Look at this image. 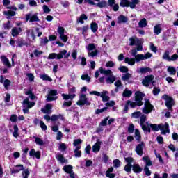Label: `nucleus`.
I'll use <instances>...</instances> for the list:
<instances>
[{"instance_id": "nucleus-1", "label": "nucleus", "mask_w": 178, "mask_h": 178, "mask_svg": "<svg viewBox=\"0 0 178 178\" xmlns=\"http://www.w3.org/2000/svg\"><path fill=\"white\" fill-rule=\"evenodd\" d=\"M99 73L104 74L105 76L99 77ZM95 79L99 78V83H106V84H113L116 81V76H114L112 71L110 70H106L105 68L100 67L95 72Z\"/></svg>"}, {"instance_id": "nucleus-2", "label": "nucleus", "mask_w": 178, "mask_h": 178, "mask_svg": "<svg viewBox=\"0 0 178 178\" xmlns=\"http://www.w3.org/2000/svg\"><path fill=\"white\" fill-rule=\"evenodd\" d=\"M151 129L153 130V131H159L161 130V134H166L167 133H170V130H169V124L168 122H165L163 124H148V127H146V129L145 131L147 133H151Z\"/></svg>"}, {"instance_id": "nucleus-3", "label": "nucleus", "mask_w": 178, "mask_h": 178, "mask_svg": "<svg viewBox=\"0 0 178 178\" xmlns=\"http://www.w3.org/2000/svg\"><path fill=\"white\" fill-rule=\"evenodd\" d=\"M152 56V54L149 52L146 53L145 54H137L136 58H129L126 57L124 58V62L129 65L130 66H134L136 62H141V60H146V59H149Z\"/></svg>"}, {"instance_id": "nucleus-4", "label": "nucleus", "mask_w": 178, "mask_h": 178, "mask_svg": "<svg viewBox=\"0 0 178 178\" xmlns=\"http://www.w3.org/2000/svg\"><path fill=\"white\" fill-rule=\"evenodd\" d=\"M83 143V140L81 139H75L73 142L74 146V154L75 158H81V144Z\"/></svg>"}, {"instance_id": "nucleus-5", "label": "nucleus", "mask_w": 178, "mask_h": 178, "mask_svg": "<svg viewBox=\"0 0 178 178\" xmlns=\"http://www.w3.org/2000/svg\"><path fill=\"white\" fill-rule=\"evenodd\" d=\"M25 19L26 22H29V23L41 22V20L38 17V13H33L32 12L26 14Z\"/></svg>"}, {"instance_id": "nucleus-6", "label": "nucleus", "mask_w": 178, "mask_h": 178, "mask_svg": "<svg viewBox=\"0 0 178 178\" xmlns=\"http://www.w3.org/2000/svg\"><path fill=\"white\" fill-rule=\"evenodd\" d=\"M95 44L90 43L86 47V49L88 51V56L94 58L98 55V50L95 49Z\"/></svg>"}, {"instance_id": "nucleus-7", "label": "nucleus", "mask_w": 178, "mask_h": 178, "mask_svg": "<svg viewBox=\"0 0 178 178\" xmlns=\"http://www.w3.org/2000/svg\"><path fill=\"white\" fill-rule=\"evenodd\" d=\"M162 99H164V101H165V106H167L169 111H172V105H175L173 98H172L168 95H164L162 96Z\"/></svg>"}, {"instance_id": "nucleus-8", "label": "nucleus", "mask_w": 178, "mask_h": 178, "mask_svg": "<svg viewBox=\"0 0 178 178\" xmlns=\"http://www.w3.org/2000/svg\"><path fill=\"white\" fill-rule=\"evenodd\" d=\"M67 54V51L63 50L60 51V53H51L49 55L48 59H58L60 60L63 58V55H66Z\"/></svg>"}, {"instance_id": "nucleus-9", "label": "nucleus", "mask_w": 178, "mask_h": 178, "mask_svg": "<svg viewBox=\"0 0 178 178\" xmlns=\"http://www.w3.org/2000/svg\"><path fill=\"white\" fill-rule=\"evenodd\" d=\"M154 79V75L145 76V79L143 80L142 83L143 86H145V87H149V86H154V83H155Z\"/></svg>"}, {"instance_id": "nucleus-10", "label": "nucleus", "mask_w": 178, "mask_h": 178, "mask_svg": "<svg viewBox=\"0 0 178 178\" xmlns=\"http://www.w3.org/2000/svg\"><path fill=\"white\" fill-rule=\"evenodd\" d=\"M170 52L169 51H165L163 54V59L164 60H167L168 62H175L177 60V56L176 54H173L172 57H170Z\"/></svg>"}, {"instance_id": "nucleus-11", "label": "nucleus", "mask_w": 178, "mask_h": 178, "mask_svg": "<svg viewBox=\"0 0 178 178\" xmlns=\"http://www.w3.org/2000/svg\"><path fill=\"white\" fill-rule=\"evenodd\" d=\"M145 97V94L140 92V91H137L135 93V101L136 102H137V105L138 106H141V105H143V98Z\"/></svg>"}, {"instance_id": "nucleus-12", "label": "nucleus", "mask_w": 178, "mask_h": 178, "mask_svg": "<svg viewBox=\"0 0 178 178\" xmlns=\"http://www.w3.org/2000/svg\"><path fill=\"white\" fill-rule=\"evenodd\" d=\"M152 109H154V106L151 104L149 101H146L145 106L142 109V112L146 115H148V113H151Z\"/></svg>"}, {"instance_id": "nucleus-13", "label": "nucleus", "mask_w": 178, "mask_h": 178, "mask_svg": "<svg viewBox=\"0 0 178 178\" xmlns=\"http://www.w3.org/2000/svg\"><path fill=\"white\" fill-rule=\"evenodd\" d=\"M149 124V123L147 122V115H142L140 118V125L142 127V130H143V131H145V129H147V127H148Z\"/></svg>"}, {"instance_id": "nucleus-14", "label": "nucleus", "mask_w": 178, "mask_h": 178, "mask_svg": "<svg viewBox=\"0 0 178 178\" xmlns=\"http://www.w3.org/2000/svg\"><path fill=\"white\" fill-rule=\"evenodd\" d=\"M58 91L55 90H50L49 92V94L47 95V101L51 102V101H56L58 99Z\"/></svg>"}, {"instance_id": "nucleus-15", "label": "nucleus", "mask_w": 178, "mask_h": 178, "mask_svg": "<svg viewBox=\"0 0 178 178\" xmlns=\"http://www.w3.org/2000/svg\"><path fill=\"white\" fill-rule=\"evenodd\" d=\"M57 31L60 35V40L63 41V42H67V36L65 35V28L62 26H59L57 29Z\"/></svg>"}, {"instance_id": "nucleus-16", "label": "nucleus", "mask_w": 178, "mask_h": 178, "mask_svg": "<svg viewBox=\"0 0 178 178\" xmlns=\"http://www.w3.org/2000/svg\"><path fill=\"white\" fill-rule=\"evenodd\" d=\"M63 170L65 173H68L70 175V178H76V175L74 172H73V166L70 165H67L63 167Z\"/></svg>"}, {"instance_id": "nucleus-17", "label": "nucleus", "mask_w": 178, "mask_h": 178, "mask_svg": "<svg viewBox=\"0 0 178 178\" xmlns=\"http://www.w3.org/2000/svg\"><path fill=\"white\" fill-rule=\"evenodd\" d=\"M144 142H141L140 143L138 144L136 147V152L137 155H139V156H143V151L144 149Z\"/></svg>"}, {"instance_id": "nucleus-18", "label": "nucleus", "mask_w": 178, "mask_h": 178, "mask_svg": "<svg viewBox=\"0 0 178 178\" xmlns=\"http://www.w3.org/2000/svg\"><path fill=\"white\" fill-rule=\"evenodd\" d=\"M0 83L3 85L6 90H8L10 86V81H9V79H6L3 76H0Z\"/></svg>"}, {"instance_id": "nucleus-19", "label": "nucleus", "mask_w": 178, "mask_h": 178, "mask_svg": "<svg viewBox=\"0 0 178 178\" xmlns=\"http://www.w3.org/2000/svg\"><path fill=\"white\" fill-rule=\"evenodd\" d=\"M77 105H90V102L87 101L86 95H81L80 99L77 102Z\"/></svg>"}, {"instance_id": "nucleus-20", "label": "nucleus", "mask_w": 178, "mask_h": 178, "mask_svg": "<svg viewBox=\"0 0 178 178\" xmlns=\"http://www.w3.org/2000/svg\"><path fill=\"white\" fill-rule=\"evenodd\" d=\"M34 105H35V103L30 102V99H29V98L24 99L23 101L24 108H29L31 109V108H33Z\"/></svg>"}, {"instance_id": "nucleus-21", "label": "nucleus", "mask_w": 178, "mask_h": 178, "mask_svg": "<svg viewBox=\"0 0 178 178\" xmlns=\"http://www.w3.org/2000/svg\"><path fill=\"white\" fill-rule=\"evenodd\" d=\"M30 156H33V158H36V159H40L41 158V152L35 151V149H32L29 152Z\"/></svg>"}, {"instance_id": "nucleus-22", "label": "nucleus", "mask_w": 178, "mask_h": 178, "mask_svg": "<svg viewBox=\"0 0 178 178\" xmlns=\"http://www.w3.org/2000/svg\"><path fill=\"white\" fill-rule=\"evenodd\" d=\"M1 60L2 63L4 65V66H6L7 67H12V65L10 64V62H9V59L6 58L5 56H1Z\"/></svg>"}, {"instance_id": "nucleus-23", "label": "nucleus", "mask_w": 178, "mask_h": 178, "mask_svg": "<svg viewBox=\"0 0 178 178\" xmlns=\"http://www.w3.org/2000/svg\"><path fill=\"white\" fill-rule=\"evenodd\" d=\"M51 109H52V104H47L46 106H44V108L41 109V111L43 113L49 114L52 112V111H51Z\"/></svg>"}, {"instance_id": "nucleus-24", "label": "nucleus", "mask_w": 178, "mask_h": 178, "mask_svg": "<svg viewBox=\"0 0 178 178\" xmlns=\"http://www.w3.org/2000/svg\"><path fill=\"white\" fill-rule=\"evenodd\" d=\"M101 144H102V142L97 140V143L92 146V151L94 152H99V149H101Z\"/></svg>"}, {"instance_id": "nucleus-25", "label": "nucleus", "mask_w": 178, "mask_h": 178, "mask_svg": "<svg viewBox=\"0 0 178 178\" xmlns=\"http://www.w3.org/2000/svg\"><path fill=\"white\" fill-rule=\"evenodd\" d=\"M108 91L106 90H104L102 93H101V98L102 99L103 102H108V101H109L110 97L109 96H108Z\"/></svg>"}, {"instance_id": "nucleus-26", "label": "nucleus", "mask_w": 178, "mask_h": 178, "mask_svg": "<svg viewBox=\"0 0 178 178\" xmlns=\"http://www.w3.org/2000/svg\"><path fill=\"white\" fill-rule=\"evenodd\" d=\"M24 170V167L23 166V165H17L11 170V172L19 173V172H22V170Z\"/></svg>"}, {"instance_id": "nucleus-27", "label": "nucleus", "mask_w": 178, "mask_h": 178, "mask_svg": "<svg viewBox=\"0 0 178 178\" xmlns=\"http://www.w3.org/2000/svg\"><path fill=\"white\" fill-rule=\"evenodd\" d=\"M154 33L156 35H159L162 33V25L156 24L154 27Z\"/></svg>"}, {"instance_id": "nucleus-28", "label": "nucleus", "mask_w": 178, "mask_h": 178, "mask_svg": "<svg viewBox=\"0 0 178 178\" xmlns=\"http://www.w3.org/2000/svg\"><path fill=\"white\" fill-rule=\"evenodd\" d=\"M22 31V28L14 27L12 29L11 34L13 37H17V35H19Z\"/></svg>"}, {"instance_id": "nucleus-29", "label": "nucleus", "mask_w": 178, "mask_h": 178, "mask_svg": "<svg viewBox=\"0 0 178 178\" xmlns=\"http://www.w3.org/2000/svg\"><path fill=\"white\" fill-rule=\"evenodd\" d=\"M33 138L37 145H39L40 147H42V145H45V142H44V140L40 138H38L37 136H33Z\"/></svg>"}, {"instance_id": "nucleus-30", "label": "nucleus", "mask_w": 178, "mask_h": 178, "mask_svg": "<svg viewBox=\"0 0 178 178\" xmlns=\"http://www.w3.org/2000/svg\"><path fill=\"white\" fill-rule=\"evenodd\" d=\"M140 40L141 39H138L137 38V37H131L129 38V45L131 47H133L134 45H137V42Z\"/></svg>"}, {"instance_id": "nucleus-31", "label": "nucleus", "mask_w": 178, "mask_h": 178, "mask_svg": "<svg viewBox=\"0 0 178 178\" xmlns=\"http://www.w3.org/2000/svg\"><path fill=\"white\" fill-rule=\"evenodd\" d=\"M132 170H134L135 173H141V172H143V168H141L138 164H134L132 165Z\"/></svg>"}, {"instance_id": "nucleus-32", "label": "nucleus", "mask_w": 178, "mask_h": 178, "mask_svg": "<svg viewBox=\"0 0 178 178\" xmlns=\"http://www.w3.org/2000/svg\"><path fill=\"white\" fill-rule=\"evenodd\" d=\"M112 172H113V167H111L110 168L108 169V170L106 172V177L108 178H115V174L112 173Z\"/></svg>"}, {"instance_id": "nucleus-33", "label": "nucleus", "mask_w": 178, "mask_h": 178, "mask_svg": "<svg viewBox=\"0 0 178 178\" xmlns=\"http://www.w3.org/2000/svg\"><path fill=\"white\" fill-rule=\"evenodd\" d=\"M129 19H127V17L124 15H120L118 17V23H127V21Z\"/></svg>"}, {"instance_id": "nucleus-34", "label": "nucleus", "mask_w": 178, "mask_h": 178, "mask_svg": "<svg viewBox=\"0 0 178 178\" xmlns=\"http://www.w3.org/2000/svg\"><path fill=\"white\" fill-rule=\"evenodd\" d=\"M40 79H41L42 80H43V81H52V78H51V76H49L48 74H41L40 76Z\"/></svg>"}, {"instance_id": "nucleus-35", "label": "nucleus", "mask_w": 178, "mask_h": 178, "mask_svg": "<svg viewBox=\"0 0 178 178\" xmlns=\"http://www.w3.org/2000/svg\"><path fill=\"white\" fill-rule=\"evenodd\" d=\"M167 71L170 76H175L176 74V68L173 66H168Z\"/></svg>"}, {"instance_id": "nucleus-36", "label": "nucleus", "mask_w": 178, "mask_h": 178, "mask_svg": "<svg viewBox=\"0 0 178 178\" xmlns=\"http://www.w3.org/2000/svg\"><path fill=\"white\" fill-rule=\"evenodd\" d=\"M61 95L63 97V99H65V101H67V99H70L72 101V99H73V98L76 97L75 94H71V95L62 94Z\"/></svg>"}, {"instance_id": "nucleus-37", "label": "nucleus", "mask_w": 178, "mask_h": 178, "mask_svg": "<svg viewBox=\"0 0 178 178\" xmlns=\"http://www.w3.org/2000/svg\"><path fill=\"white\" fill-rule=\"evenodd\" d=\"M138 3H140V0H131L129 3V6L131 8V9H134L136 6L138 5Z\"/></svg>"}, {"instance_id": "nucleus-38", "label": "nucleus", "mask_w": 178, "mask_h": 178, "mask_svg": "<svg viewBox=\"0 0 178 178\" xmlns=\"http://www.w3.org/2000/svg\"><path fill=\"white\" fill-rule=\"evenodd\" d=\"M14 131L13 132V136L15 138H17L20 136L19 134V127L17 125H14L13 126Z\"/></svg>"}, {"instance_id": "nucleus-39", "label": "nucleus", "mask_w": 178, "mask_h": 178, "mask_svg": "<svg viewBox=\"0 0 178 178\" xmlns=\"http://www.w3.org/2000/svg\"><path fill=\"white\" fill-rule=\"evenodd\" d=\"M143 161H144V162H145L147 167L152 166V161H151V159H149V157L148 156H143Z\"/></svg>"}, {"instance_id": "nucleus-40", "label": "nucleus", "mask_w": 178, "mask_h": 178, "mask_svg": "<svg viewBox=\"0 0 178 178\" xmlns=\"http://www.w3.org/2000/svg\"><path fill=\"white\" fill-rule=\"evenodd\" d=\"M56 159L58 161V162H60V163H65L66 159H65V157H63V155L60 154H56Z\"/></svg>"}, {"instance_id": "nucleus-41", "label": "nucleus", "mask_w": 178, "mask_h": 178, "mask_svg": "<svg viewBox=\"0 0 178 178\" xmlns=\"http://www.w3.org/2000/svg\"><path fill=\"white\" fill-rule=\"evenodd\" d=\"M90 29L92 33H97V31H98V24L96 22H92L90 24Z\"/></svg>"}, {"instance_id": "nucleus-42", "label": "nucleus", "mask_w": 178, "mask_h": 178, "mask_svg": "<svg viewBox=\"0 0 178 178\" xmlns=\"http://www.w3.org/2000/svg\"><path fill=\"white\" fill-rule=\"evenodd\" d=\"M147 24L148 22H147V19L145 18L142 19L138 23V26L140 28L147 27Z\"/></svg>"}, {"instance_id": "nucleus-43", "label": "nucleus", "mask_w": 178, "mask_h": 178, "mask_svg": "<svg viewBox=\"0 0 178 178\" xmlns=\"http://www.w3.org/2000/svg\"><path fill=\"white\" fill-rule=\"evenodd\" d=\"M88 17L85 14H82L79 18L77 19V22L84 24V20H87Z\"/></svg>"}, {"instance_id": "nucleus-44", "label": "nucleus", "mask_w": 178, "mask_h": 178, "mask_svg": "<svg viewBox=\"0 0 178 178\" xmlns=\"http://www.w3.org/2000/svg\"><path fill=\"white\" fill-rule=\"evenodd\" d=\"M131 94H133V92L131 90H129V89L126 88L124 90L122 95H123V97L130 98V97H131Z\"/></svg>"}, {"instance_id": "nucleus-45", "label": "nucleus", "mask_w": 178, "mask_h": 178, "mask_svg": "<svg viewBox=\"0 0 178 178\" xmlns=\"http://www.w3.org/2000/svg\"><path fill=\"white\" fill-rule=\"evenodd\" d=\"M135 138L138 143H140L141 134H140V131L138 129H135Z\"/></svg>"}, {"instance_id": "nucleus-46", "label": "nucleus", "mask_w": 178, "mask_h": 178, "mask_svg": "<svg viewBox=\"0 0 178 178\" xmlns=\"http://www.w3.org/2000/svg\"><path fill=\"white\" fill-rule=\"evenodd\" d=\"M129 3H130V1H129V0H121L120 5L122 8H128Z\"/></svg>"}, {"instance_id": "nucleus-47", "label": "nucleus", "mask_w": 178, "mask_h": 178, "mask_svg": "<svg viewBox=\"0 0 178 178\" xmlns=\"http://www.w3.org/2000/svg\"><path fill=\"white\" fill-rule=\"evenodd\" d=\"M142 115H143L142 112L136 111L131 114V118H134V119H138V118H140Z\"/></svg>"}, {"instance_id": "nucleus-48", "label": "nucleus", "mask_w": 178, "mask_h": 178, "mask_svg": "<svg viewBox=\"0 0 178 178\" xmlns=\"http://www.w3.org/2000/svg\"><path fill=\"white\" fill-rule=\"evenodd\" d=\"M148 72H151V68L146 67H141L139 69V73H148Z\"/></svg>"}, {"instance_id": "nucleus-49", "label": "nucleus", "mask_w": 178, "mask_h": 178, "mask_svg": "<svg viewBox=\"0 0 178 178\" xmlns=\"http://www.w3.org/2000/svg\"><path fill=\"white\" fill-rule=\"evenodd\" d=\"M136 47V51H143V40H138Z\"/></svg>"}, {"instance_id": "nucleus-50", "label": "nucleus", "mask_w": 178, "mask_h": 178, "mask_svg": "<svg viewBox=\"0 0 178 178\" xmlns=\"http://www.w3.org/2000/svg\"><path fill=\"white\" fill-rule=\"evenodd\" d=\"M131 78V74L127 72L126 74H122V80H123V81H127V80H129Z\"/></svg>"}, {"instance_id": "nucleus-51", "label": "nucleus", "mask_w": 178, "mask_h": 178, "mask_svg": "<svg viewBox=\"0 0 178 178\" xmlns=\"http://www.w3.org/2000/svg\"><path fill=\"white\" fill-rule=\"evenodd\" d=\"M96 6H97V8H106V1H99L98 3H96Z\"/></svg>"}, {"instance_id": "nucleus-52", "label": "nucleus", "mask_w": 178, "mask_h": 178, "mask_svg": "<svg viewBox=\"0 0 178 178\" xmlns=\"http://www.w3.org/2000/svg\"><path fill=\"white\" fill-rule=\"evenodd\" d=\"M154 154H155L156 158H157L159 159V161L160 162V163H164L163 159H162V156H161V154H158L156 152V150H154Z\"/></svg>"}, {"instance_id": "nucleus-53", "label": "nucleus", "mask_w": 178, "mask_h": 178, "mask_svg": "<svg viewBox=\"0 0 178 178\" xmlns=\"http://www.w3.org/2000/svg\"><path fill=\"white\" fill-rule=\"evenodd\" d=\"M3 15H5V16H15L16 13L12 10L3 11Z\"/></svg>"}, {"instance_id": "nucleus-54", "label": "nucleus", "mask_w": 178, "mask_h": 178, "mask_svg": "<svg viewBox=\"0 0 178 178\" xmlns=\"http://www.w3.org/2000/svg\"><path fill=\"white\" fill-rule=\"evenodd\" d=\"M81 80H86L87 83H90V81H91V77H90L88 74H83L81 76Z\"/></svg>"}, {"instance_id": "nucleus-55", "label": "nucleus", "mask_w": 178, "mask_h": 178, "mask_svg": "<svg viewBox=\"0 0 178 178\" xmlns=\"http://www.w3.org/2000/svg\"><path fill=\"white\" fill-rule=\"evenodd\" d=\"M129 106H130V100L127 101L124 105L123 110L124 113H127V111H129Z\"/></svg>"}, {"instance_id": "nucleus-56", "label": "nucleus", "mask_w": 178, "mask_h": 178, "mask_svg": "<svg viewBox=\"0 0 178 178\" xmlns=\"http://www.w3.org/2000/svg\"><path fill=\"white\" fill-rule=\"evenodd\" d=\"M49 41V40H48V38L45 37L44 38L41 39L40 45L42 47L44 46V45H47V44H48Z\"/></svg>"}, {"instance_id": "nucleus-57", "label": "nucleus", "mask_w": 178, "mask_h": 178, "mask_svg": "<svg viewBox=\"0 0 178 178\" xmlns=\"http://www.w3.org/2000/svg\"><path fill=\"white\" fill-rule=\"evenodd\" d=\"M114 168H120V161L119 159H115L113 161Z\"/></svg>"}, {"instance_id": "nucleus-58", "label": "nucleus", "mask_w": 178, "mask_h": 178, "mask_svg": "<svg viewBox=\"0 0 178 178\" xmlns=\"http://www.w3.org/2000/svg\"><path fill=\"white\" fill-rule=\"evenodd\" d=\"M22 176H23V178H29V176H30V171H29L28 169L24 170L22 172Z\"/></svg>"}, {"instance_id": "nucleus-59", "label": "nucleus", "mask_w": 178, "mask_h": 178, "mask_svg": "<svg viewBox=\"0 0 178 178\" xmlns=\"http://www.w3.org/2000/svg\"><path fill=\"white\" fill-rule=\"evenodd\" d=\"M66 148H67V147L66 146V145L65 143H60L59 145L58 149L60 151H62V152L66 151Z\"/></svg>"}, {"instance_id": "nucleus-60", "label": "nucleus", "mask_w": 178, "mask_h": 178, "mask_svg": "<svg viewBox=\"0 0 178 178\" xmlns=\"http://www.w3.org/2000/svg\"><path fill=\"white\" fill-rule=\"evenodd\" d=\"M118 69L122 73H127V72H129V68H127V67L121 66Z\"/></svg>"}, {"instance_id": "nucleus-61", "label": "nucleus", "mask_w": 178, "mask_h": 178, "mask_svg": "<svg viewBox=\"0 0 178 178\" xmlns=\"http://www.w3.org/2000/svg\"><path fill=\"white\" fill-rule=\"evenodd\" d=\"M131 168H133V165H131V163H127L124 167L125 172H131Z\"/></svg>"}, {"instance_id": "nucleus-62", "label": "nucleus", "mask_w": 178, "mask_h": 178, "mask_svg": "<svg viewBox=\"0 0 178 178\" xmlns=\"http://www.w3.org/2000/svg\"><path fill=\"white\" fill-rule=\"evenodd\" d=\"M154 178H168V173H166V172L163 173L162 177H161L159 174L155 173Z\"/></svg>"}, {"instance_id": "nucleus-63", "label": "nucleus", "mask_w": 178, "mask_h": 178, "mask_svg": "<svg viewBox=\"0 0 178 178\" xmlns=\"http://www.w3.org/2000/svg\"><path fill=\"white\" fill-rule=\"evenodd\" d=\"M150 49L152 51V52L156 53L158 51V48L155 47V44L154 43H150Z\"/></svg>"}, {"instance_id": "nucleus-64", "label": "nucleus", "mask_w": 178, "mask_h": 178, "mask_svg": "<svg viewBox=\"0 0 178 178\" xmlns=\"http://www.w3.org/2000/svg\"><path fill=\"white\" fill-rule=\"evenodd\" d=\"M134 131V124H131L128 127V132H129L130 134H132Z\"/></svg>"}]
</instances>
